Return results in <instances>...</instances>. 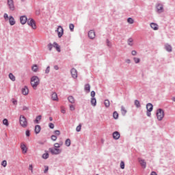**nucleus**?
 <instances>
[{
	"instance_id": "1",
	"label": "nucleus",
	"mask_w": 175,
	"mask_h": 175,
	"mask_svg": "<svg viewBox=\"0 0 175 175\" xmlns=\"http://www.w3.org/2000/svg\"><path fill=\"white\" fill-rule=\"evenodd\" d=\"M40 83V79L38 76H33L31 78V85L33 87V90H36L38 85Z\"/></svg>"
},
{
	"instance_id": "2",
	"label": "nucleus",
	"mask_w": 175,
	"mask_h": 175,
	"mask_svg": "<svg viewBox=\"0 0 175 175\" xmlns=\"http://www.w3.org/2000/svg\"><path fill=\"white\" fill-rule=\"evenodd\" d=\"M19 122L20 125L22 126L23 128H27V126H28V122L27 121V118L23 115L20 116Z\"/></svg>"
},
{
	"instance_id": "3",
	"label": "nucleus",
	"mask_w": 175,
	"mask_h": 175,
	"mask_svg": "<svg viewBox=\"0 0 175 175\" xmlns=\"http://www.w3.org/2000/svg\"><path fill=\"white\" fill-rule=\"evenodd\" d=\"M156 114H157V120L159 121H162V120H163V118L165 117V112L163 111V109H157Z\"/></svg>"
},
{
	"instance_id": "4",
	"label": "nucleus",
	"mask_w": 175,
	"mask_h": 175,
	"mask_svg": "<svg viewBox=\"0 0 175 175\" xmlns=\"http://www.w3.org/2000/svg\"><path fill=\"white\" fill-rule=\"evenodd\" d=\"M49 150L51 152L52 155H59L62 152V149L57 148H49Z\"/></svg>"
},
{
	"instance_id": "5",
	"label": "nucleus",
	"mask_w": 175,
	"mask_h": 175,
	"mask_svg": "<svg viewBox=\"0 0 175 175\" xmlns=\"http://www.w3.org/2000/svg\"><path fill=\"white\" fill-rule=\"evenodd\" d=\"M27 24L29 27H31L33 29H36V23H35V20L33 18H29L27 20Z\"/></svg>"
},
{
	"instance_id": "6",
	"label": "nucleus",
	"mask_w": 175,
	"mask_h": 175,
	"mask_svg": "<svg viewBox=\"0 0 175 175\" xmlns=\"http://www.w3.org/2000/svg\"><path fill=\"white\" fill-rule=\"evenodd\" d=\"M7 4L8 5L10 10L12 12L15 10L16 8L14 7V1L13 0H7Z\"/></svg>"
},
{
	"instance_id": "7",
	"label": "nucleus",
	"mask_w": 175,
	"mask_h": 175,
	"mask_svg": "<svg viewBox=\"0 0 175 175\" xmlns=\"http://www.w3.org/2000/svg\"><path fill=\"white\" fill-rule=\"evenodd\" d=\"M56 32H57L58 38H62V35H64V28L62 26H58Z\"/></svg>"
},
{
	"instance_id": "8",
	"label": "nucleus",
	"mask_w": 175,
	"mask_h": 175,
	"mask_svg": "<svg viewBox=\"0 0 175 175\" xmlns=\"http://www.w3.org/2000/svg\"><path fill=\"white\" fill-rule=\"evenodd\" d=\"M20 21L22 25H24V24H26L27 22H28V18H27V16L23 15L20 17Z\"/></svg>"
},
{
	"instance_id": "9",
	"label": "nucleus",
	"mask_w": 175,
	"mask_h": 175,
	"mask_svg": "<svg viewBox=\"0 0 175 175\" xmlns=\"http://www.w3.org/2000/svg\"><path fill=\"white\" fill-rule=\"evenodd\" d=\"M71 76L73 79H77V70L73 68L70 70Z\"/></svg>"
},
{
	"instance_id": "10",
	"label": "nucleus",
	"mask_w": 175,
	"mask_h": 175,
	"mask_svg": "<svg viewBox=\"0 0 175 175\" xmlns=\"http://www.w3.org/2000/svg\"><path fill=\"white\" fill-rule=\"evenodd\" d=\"M156 8L159 13H163V5L161 3L157 4Z\"/></svg>"
},
{
	"instance_id": "11",
	"label": "nucleus",
	"mask_w": 175,
	"mask_h": 175,
	"mask_svg": "<svg viewBox=\"0 0 175 175\" xmlns=\"http://www.w3.org/2000/svg\"><path fill=\"white\" fill-rule=\"evenodd\" d=\"M121 135L120 134V132L118 131H115L113 133V138L114 140H118L120 139Z\"/></svg>"
},
{
	"instance_id": "12",
	"label": "nucleus",
	"mask_w": 175,
	"mask_h": 175,
	"mask_svg": "<svg viewBox=\"0 0 175 175\" xmlns=\"http://www.w3.org/2000/svg\"><path fill=\"white\" fill-rule=\"evenodd\" d=\"M88 36L90 39H95V31L94 30L89 31Z\"/></svg>"
},
{
	"instance_id": "13",
	"label": "nucleus",
	"mask_w": 175,
	"mask_h": 175,
	"mask_svg": "<svg viewBox=\"0 0 175 175\" xmlns=\"http://www.w3.org/2000/svg\"><path fill=\"white\" fill-rule=\"evenodd\" d=\"M29 92V90L28 89V87L25 86L23 88H22L23 95H28Z\"/></svg>"
},
{
	"instance_id": "14",
	"label": "nucleus",
	"mask_w": 175,
	"mask_h": 175,
	"mask_svg": "<svg viewBox=\"0 0 175 175\" xmlns=\"http://www.w3.org/2000/svg\"><path fill=\"white\" fill-rule=\"evenodd\" d=\"M42 130V127H40V125H36L35 126V133L36 135H38V133H40V131Z\"/></svg>"
},
{
	"instance_id": "15",
	"label": "nucleus",
	"mask_w": 175,
	"mask_h": 175,
	"mask_svg": "<svg viewBox=\"0 0 175 175\" xmlns=\"http://www.w3.org/2000/svg\"><path fill=\"white\" fill-rule=\"evenodd\" d=\"M153 109H154V105H152L151 103H149L146 105L147 111H152Z\"/></svg>"
},
{
	"instance_id": "16",
	"label": "nucleus",
	"mask_w": 175,
	"mask_h": 175,
	"mask_svg": "<svg viewBox=\"0 0 175 175\" xmlns=\"http://www.w3.org/2000/svg\"><path fill=\"white\" fill-rule=\"evenodd\" d=\"M150 27L152 28V29H154V31H158L159 29L158 25L155 23H151Z\"/></svg>"
},
{
	"instance_id": "17",
	"label": "nucleus",
	"mask_w": 175,
	"mask_h": 175,
	"mask_svg": "<svg viewBox=\"0 0 175 175\" xmlns=\"http://www.w3.org/2000/svg\"><path fill=\"white\" fill-rule=\"evenodd\" d=\"M165 49L166 51H167L168 53H172V47L169 44H166L165 45Z\"/></svg>"
},
{
	"instance_id": "18",
	"label": "nucleus",
	"mask_w": 175,
	"mask_h": 175,
	"mask_svg": "<svg viewBox=\"0 0 175 175\" xmlns=\"http://www.w3.org/2000/svg\"><path fill=\"white\" fill-rule=\"evenodd\" d=\"M9 22L10 25H14V24H16V21L12 16H9Z\"/></svg>"
},
{
	"instance_id": "19",
	"label": "nucleus",
	"mask_w": 175,
	"mask_h": 175,
	"mask_svg": "<svg viewBox=\"0 0 175 175\" xmlns=\"http://www.w3.org/2000/svg\"><path fill=\"white\" fill-rule=\"evenodd\" d=\"M139 162L141 166H142V167H144V169H146V167L147 166V163H146V161H144L143 159H139Z\"/></svg>"
},
{
	"instance_id": "20",
	"label": "nucleus",
	"mask_w": 175,
	"mask_h": 175,
	"mask_svg": "<svg viewBox=\"0 0 175 175\" xmlns=\"http://www.w3.org/2000/svg\"><path fill=\"white\" fill-rule=\"evenodd\" d=\"M53 47H55L57 51H58V53H61V46H59V45H58V43H57L56 42H53Z\"/></svg>"
},
{
	"instance_id": "21",
	"label": "nucleus",
	"mask_w": 175,
	"mask_h": 175,
	"mask_svg": "<svg viewBox=\"0 0 175 175\" xmlns=\"http://www.w3.org/2000/svg\"><path fill=\"white\" fill-rule=\"evenodd\" d=\"M21 148L23 154H27V146H25V144H21Z\"/></svg>"
},
{
	"instance_id": "22",
	"label": "nucleus",
	"mask_w": 175,
	"mask_h": 175,
	"mask_svg": "<svg viewBox=\"0 0 175 175\" xmlns=\"http://www.w3.org/2000/svg\"><path fill=\"white\" fill-rule=\"evenodd\" d=\"M84 90L85 91V92H87V94H88L91 91V86L90 85V84L88 83L85 85Z\"/></svg>"
},
{
	"instance_id": "23",
	"label": "nucleus",
	"mask_w": 175,
	"mask_h": 175,
	"mask_svg": "<svg viewBox=\"0 0 175 175\" xmlns=\"http://www.w3.org/2000/svg\"><path fill=\"white\" fill-rule=\"evenodd\" d=\"M127 44L128 46H130L131 47H132V46H133V38H129L127 40Z\"/></svg>"
},
{
	"instance_id": "24",
	"label": "nucleus",
	"mask_w": 175,
	"mask_h": 175,
	"mask_svg": "<svg viewBox=\"0 0 175 175\" xmlns=\"http://www.w3.org/2000/svg\"><path fill=\"white\" fill-rule=\"evenodd\" d=\"M51 99H52L53 100H58V95L57 94V93L53 92V93L51 94Z\"/></svg>"
},
{
	"instance_id": "25",
	"label": "nucleus",
	"mask_w": 175,
	"mask_h": 175,
	"mask_svg": "<svg viewBox=\"0 0 175 175\" xmlns=\"http://www.w3.org/2000/svg\"><path fill=\"white\" fill-rule=\"evenodd\" d=\"M68 102H70V103H72V104L75 103V98L73 97V96H69L68 97Z\"/></svg>"
},
{
	"instance_id": "26",
	"label": "nucleus",
	"mask_w": 175,
	"mask_h": 175,
	"mask_svg": "<svg viewBox=\"0 0 175 175\" xmlns=\"http://www.w3.org/2000/svg\"><path fill=\"white\" fill-rule=\"evenodd\" d=\"M9 79H10V80H12V81H16V77H14L13 73L9 74Z\"/></svg>"
},
{
	"instance_id": "27",
	"label": "nucleus",
	"mask_w": 175,
	"mask_h": 175,
	"mask_svg": "<svg viewBox=\"0 0 175 175\" xmlns=\"http://www.w3.org/2000/svg\"><path fill=\"white\" fill-rule=\"evenodd\" d=\"M91 105H93V106H96V98H91Z\"/></svg>"
},
{
	"instance_id": "28",
	"label": "nucleus",
	"mask_w": 175,
	"mask_h": 175,
	"mask_svg": "<svg viewBox=\"0 0 175 175\" xmlns=\"http://www.w3.org/2000/svg\"><path fill=\"white\" fill-rule=\"evenodd\" d=\"M121 113L122 116H125V114H126V109H125L124 106L121 107Z\"/></svg>"
},
{
	"instance_id": "29",
	"label": "nucleus",
	"mask_w": 175,
	"mask_h": 175,
	"mask_svg": "<svg viewBox=\"0 0 175 175\" xmlns=\"http://www.w3.org/2000/svg\"><path fill=\"white\" fill-rule=\"evenodd\" d=\"M134 103L137 109H139V107H141V106H142V105H140V101H139L138 100H135Z\"/></svg>"
},
{
	"instance_id": "30",
	"label": "nucleus",
	"mask_w": 175,
	"mask_h": 175,
	"mask_svg": "<svg viewBox=\"0 0 175 175\" xmlns=\"http://www.w3.org/2000/svg\"><path fill=\"white\" fill-rule=\"evenodd\" d=\"M65 144L67 147H70V144H71L70 139H67L65 142Z\"/></svg>"
},
{
	"instance_id": "31",
	"label": "nucleus",
	"mask_w": 175,
	"mask_h": 175,
	"mask_svg": "<svg viewBox=\"0 0 175 175\" xmlns=\"http://www.w3.org/2000/svg\"><path fill=\"white\" fill-rule=\"evenodd\" d=\"M42 120V116H38L36 118L35 122H36V124H39V121H40Z\"/></svg>"
},
{
	"instance_id": "32",
	"label": "nucleus",
	"mask_w": 175,
	"mask_h": 175,
	"mask_svg": "<svg viewBox=\"0 0 175 175\" xmlns=\"http://www.w3.org/2000/svg\"><path fill=\"white\" fill-rule=\"evenodd\" d=\"M113 117L114 120H118V113L115 111L113 113Z\"/></svg>"
},
{
	"instance_id": "33",
	"label": "nucleus",
	"mask_w": 175,
	"mask_h": 175,
	"mask_svg": "<svg viewBox=\"0 0 175 175\" xmlns=\"http://www.w3.org/2000/svg\"><path fill=\"white\" fill-rule=\"evenodd\" d=\"M104 105H105V107H109L110 101L109 100H105L104 102Z\"/></svg>"
},
{
	"instance_id": "34",
	"label": "nucleus",
	"mask_w": 175,
	"mask_h": 175,
	"mask_svg": "<svg viewBox=\"0 0 175 175\" xmlns=\"http://www.w3.org/2000/svg\"><path fill=\"white\" fill-rule=\"evenodd\" d=\"M49 157V154L48 152H46V153H44V154H42V158L43 159H48Z\"/></svg>"
},
{
	"instance_id": "35",
	"label": "nucleus",
	"mask_w": 175,
	"mask_h": 175,
	"mask_svg": "<svg viewBox=\"0 0 175 175\" xmlns=\"http://www.w3.org/2000/svg\"><path fill=\"white\" fill-rule=\"evenodd\" d=\"M69 29L71 32H73V31H75V25H73L72 23L70 24Z\"/></svg>"
},
{
	"instance_id": "36",
	"label": "nucleus",
	"mask_w": 175,
	"mask_h": 175,
	"mask_svg": "<svg viewBox=\"0 0 175 175\" xmlns=\"http://www.w3.org/2000/svg\"><path fill=\"white\" fill-rule=\"evenodd\" d=\"M3 125H5V126H9V121L8 119H3Z\"/></svg>"
},
{
	"instance_id": "37",
	"label": "nucleus",
	"mask_w": 175,
	"mask_h": 175,
	"mask_svg": "<svg viewBox=\"0 0 175 175\" xmlns=\"http://www.w3.org/2000/svg\"><path fill=\"white\" fill-rule=\"evenodd\" d=\"M33 72H38V65L34 64L31 68Z\"/></svg>"
},
{
	"instance_id": "38",
	"label": "nucleus",
	"mask_w": 175,
	"mask_h": 175,
	"mask_svg": "<svg viewBox=\"0 0 175 175\" xmlns=\"http://www.w3.org/2000/svg\"><path fill=\"white\" fill-rule=\"evenodd\" d=\"M7 165H8V161H6V160H3L1 162V166H3V167H6Z\"/></svg>"
},
{
	"instance_id": "39",
	"label": "nucleus",
	"mask_w": 175,
	"mask_h": 175,
	"mask_svg": "<svg viewBox=\"0 0 175 175\" xmlns=\"http://www.w3.org/2000/svg\"><path fill=\"white\" fill-rule=\"evenodd\" d=\"M127 23H129V24H133V23H134L133 18H128Z\"/></svg>"
},
{
	"instance_id": "40",
	"label": "nucleus",
	"mask_w": 175,
	"mask_h": 175,
	"mask_svg": "<svg viewBox=\"0 0 175 175\" xmlns=\"http://www.w3.org/2000/svg\"><path fill=\"white\" fill-rule=\"evenodd\" d=\"M53 47H54V45H53V44L49 43L48 44V49H49V51H51L53 50Z\"/></svg>"
},
{
	"instance_id": "41",
	"label": "nucleus",
	"mask_w": 175,
	"mask_h": 175,
	"mask_svg": "<svg viewBox=\"0 0 175 175\" xmlns=\"http://www.w3.org/2000/svg\"><path fill=\"white\" fill-rule=\"evenodd\" d=\"M48 172H49V167L47 165H44V174H47Z\"/></svg>"
},
{
	"instance_id": "42",
	"label": "nucleus",
	"mask_w": 175,
	"mask_h": 175,
	"mask_svg": "<svg viewBox=\"0 0 175 175\" xmlns=\"http://www.w3.org/2000/svg\"><path fill=\"white\" fill-rule=\"evenodd\" d=\"M77 132H80L81 131V124H79L76 128Z\"/></svg>"
},
{
	"instance_id": "43",
	"label": "nucleus",
	"mask_w": 175,
	"mask_h": 175,
	"mask_svg": "<svg viewBox=\"0 0 175 175\" xmlns=\"http://www.w3.org/2000/svg\"><path fill=\"white\" fill-rule=\"evenodd\" d=\"M133 60H134V62H135L136 64H139V62H140V59L137 57H134Z\"/></svg>"
},
{
	"instance_id": "44",
	"label": "nucleus",
	"mask_w": 175,
	"mask_h": 175,
	"mask_svg": "<svg viewBox=\"0 0 175 175\" xmlns=\"http://www.w3.org/2000/svg\"><path fill=\"white\" fill-rule=\"evenodd\" d=\"M120 167L122 169H125V163H124V161L120 162Z\"/></svg>"
},
{
	"instance_id": "45",
	"label": "nucleus",
	"mask_w": 175,
	"mask_h": 175,
	"mask_svg": "<svg viewBox=\"0 0 175 175\" xmlns=\"http://www.w3.org/2000/svg\"><path fill=\"white\" fill-rule=\"evenodd\" d=\"M54 133L57 135V136H59V135H61V131H59V130H55L54 131Z\"/></svg>"
},
{
	"instance_id": "46",
	"label": "nucleus",
	"mask_w": 175,
	"mask_h": 175,
	"mask_svg": "<svg viewBox=\"0 0 175 175\" xmlns=\"http://www.w3.org/2000/svg\"><path fill=\"white\" fill-rule=\"evenodd\" d=\"M51 139L53 142H55V140H57V135H51Z\"/></svg>"
},
{
	"instance_id": "47",
	"label": "nucleus",
	"mask_w": 175,
	"mask_h": 175,
	"mask_svg": "<svg viewBox=\"0 0 175 175\" xmlns=\"http://www.w3.org/2000/svg\"><path fill=\"white\" fill-rule=\"evenodd\" d=\"M45 73L48 75V73H50V66H47L45 70Z\"/></svg>"
},
{
	"instance_id": "48",
	"label": "nucleus",
	"mask_w": 175,
	"mask_h": 175,
	"mask_svg": "<svg viewBox=\"0 0 175 175\" xmlns=\"http://www.w3.org/2000/svg\"><path fill=\"white\" fill-rule=\"evenodd\" d=\"M29 170H31V173H33V167L32 166V164L29 165Z\"/></svg>"
},
{
	"instance_id": "49",
	"label": "nucleus",
	"mask_w": 175,
	"mask_h": 175,
	"mask_svg": "<svg viewBox=\"0 0 175 175\" xmlns=\"http://www.w3.org/2000/svg\"><path fill=\"white\" fill-rule=\"evenodd\" d=\"M53 147H54L55 148H59V147H61V146H60V145L59 144V143H55V144L53 145Z\"/></svg>"
},
{
	"instance_id": "50",
	"label": "nucleus",
	"mask_w": 175,
	"mask_h": 175,
	"mask_svg": "<svg viewBox=\"0 0 175 175\" xmlns=\"http://www.w3.org/2000/svg\"><path fill=\"white\" fill-rule=\"evenodd\" d=\"M25 134L27 137H29V136L31 135V133H30L29 130H27L25 132Z\"/></svg>"
},
{
	"instance_id": "51",
	"label": "nucleus",
	"mask_w": 175,
	"mask_h": 175,
	"mask_svg": "<svg viewBox=\"0 0 175 175\" xmlns=\"http://www.w3.org/2000/svg\"><path fill=\"white\" fill-rule=\"evenodd\" d=\"M107 45L108 46V47L111 46V42H110V40H109V39H107Z\"/></svg>"
},
{
	"instance_id": "52",
	"label": "nucleus",
	"mask_w": 175,
	"mask_h": 175,
	"mask_svg": "<svg viewBox=\"0 0 175 175\" xmlns=\"http://www.w3.org/2000/svg\"><path fill=\"white\" fill-rule=\"evenodd\" d=\"M75 109V105H70V110H71V111H74Z\"/></svg>"
},
{
	"instance_id": "53",
	"label": "nucleus",
	"mask_w": 175,
	"mask_h": 175,
	"mask_svg": "<svg viewBox=\"0 0 175 175\" xmlns=\"http://www.w3.org/2000/svg\"><path fill=\"white\" fill-rule=\"evenodd\" d=\"M49 126L51 129H54V124L53 123H49Z\"/></svg>"
},
{
	"instance_id": "54",
	"label": "nucleus",
	"mask_w": 175,
	"mask_h": 175,
	"mask_svg": "<svg viewBox=\"0 0 175 175\" xmlns=\"http://www.w3.org/2000/svg\"><path fill=\"white\" fill-rule=\"evenodd\" d=\"M90 95L92 98H95V91H92Z\"/></svg>"
},
{
	"instance_id": "55",
	"label": "nucleus",
	"mask_w": 175,
	"mask_h": 175,
	"mask_svg": "<svg viewBox=\"0 0 175 175\" xmlns=\"http://www.w3.org/2000/svg\"><path fill=\"white\" fill-rule=\"evenodd\" d=\"M3 18H5V20H8V18H9V15H8V14L5 13L3 15Z\"/></svg>"
},
{
	"instance_id": "56",
	"label": "nucleus",
	"mask_w": 175,
	"mask_h": 175,
	"mask_svg": "<svg viewBox=\"0 0 175 175\" xmlns=\"http://www.w3.org/2000/svg\"><path fill=\"white\" fill-rule=\"evenodd\" d=\"M132 55H136L137 54V52L135 50H133L131 51Z\"/></svg>"
},
{
	"instance_id": "57",
	"label": "nucleus",
	"mask_w": 175,
	"mask_h": 175,
	"mask_svg": "<svg viewBox=\"0 0 175 175\" xmlns=\"http://www.w3.org/2000/svg\"><path fill=\"white\" fill-rule=\"evenodd\" d=\"M146 116H147L148 117H151V111H147V112H146Z\"/></svg>"
},
{
	"instance_id": "58",
	"label": "nucleus",
	"mask_w": 175,
	"mask_h": 175,
	"mask_svg": "<svg viewBox=\"0 0 175 175\" xmlns=\"http://www.w3.org/2000/svg\"><path fill=\"white\" fill-rule=\"evenodd\" d=\"M28 109H29L28 107H27V106H23V111L28 110Z\"/></svg>"
},
{
	"instance_id": "59",
	"label": "nucleus",
	"mask_w": 175,
	"mask_h": 175,
	"mask_svg": "<svg viewBox=\"0 0 175 175\" xmlns=\"http://www.w3.org/2000/svg\"><path fill=\"white\" fill-rule=\"evenodd\" d=\"M54 69H55V70H58V69H59V67H58V66L55 65V66H54Z\"/></svg>"
},
{
	"instance_id": "60",
	"label": "nucleus",
	"mask_w": 175,
	"mask_h": 175,
	"mask_svg": "<svg viewBox=\"0 0 175 175\" xmlns=\"http://www.w3.org/2000/svg\"><path fill=\"white\" fill-rule=\"evenodd\" d=\"M125 62H126V64H131V59H127L125 60Z\"/></svg>"
},
{
	"instance_id": "61",
	"label": "nucleus",
	"mask_w": 175,
	"mask_h": 175,
	"mask_svg": "<svg viewBox=\"0 0 175 175\" xmlns=\"http://www.w3.org/2000/svg\"><path fill=\"white\" fill-rule=\"evenodd\" d=\"M13 105H17V100H14L12 101Z\"/></svg>"
},
{
	"instance_id": "62",
	"label": "nucleus",
	"mask_w": 175,
	"mask_h": 175,
	"mask_svg": "<svg viewBox=\"0 0 175 175\" xmlns=\"http://www.w3.org/2000/svg\"><path fill=\"white\" fill-rule=\"evenodd\" d=\"M150 175H158V174H157V172L153 171L151 172Z\"/></svg>"
},
{
	"instance_id": "63",
	"label": "nucleus",
	"mask_w": 175,
	"mask_h": 175,
	"mask_svg": "<svg viewBox=\"0 0 175 175\" xmlns=\"http://www.w3.org/2000/svg\"><path fill=\"white\" fill-rule=\"evenodd\" d=\"M36 14L37 16H39V14H40V11L38 10V11L36 12Z\"/></svg>"
},
{
	"instance_id": "64",
	"label": "nucleus",
	"mask_w": 175,
	"mask_h": 175,
	"mask_svg": "<svg viewBox=\"0 0 175 175\" xmlns=\"http://www.w3.org/2000/svg\"><path fill=\"white\" fill-rule=\"evenodd\" d=\"M61 111L63 114H65V113H66V111H65V109H62Z\"/></svg>"
}]
</instances>
